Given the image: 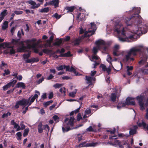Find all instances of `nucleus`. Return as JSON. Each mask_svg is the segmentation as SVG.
I'll list each match as a JSON object with an SVG mask.
<instances>
[{
  "instance_id": "nucleus-1",
  "label": "nucleus",
  "mask_w": 148,
  "mask_h": 148,
  "mask_svg": "<svg viewBox=\"0 0 148 148\" xmlns=\"http://www.w3.org/2000/svg\"><path fill=\"white\" fill-rule=\"evenodd\" d=\"M142 19L140 16L138 15V16L127 17L125 19L124 21L127 26L131 25L133 23L137 22L138 29L134 31V33L137 34L140 31L141 33L145 34L147 32V27L145 25H140L142 23Z\"/></svg>"
},
{
  "instance_id": "nucleus-2",
  "label": "nucleus",
  "mask_w": 148,
  "mask_h": 148,
  "mask_svg": "<svg viewBox=\"0 0 148 148\" xmlns=\"http://www.w3.org/2000/svg\"><path fill=\"white\" fill-rule=\"evenodd\" d=\"M114 31L119 34L121 32V35L123 37H119V40L121 42H131L135 40L134 35L132 34L129 35L128 33H125L124 28L122 25L119 23H116L115 24Z\"/></svg>"
},
{
  "instance_id": "nucleus-3",
  "label": "nucleus",
  "mask_w": 148,
  "mask_h": 148,
  "mask_svg": "<svg viewBox=\"0 0 148 148\" xmlns=\"http://www.w3.org/2000/svg\"><path fill=\"white\" fill-rule=\"evenodd\" d=\"M141 52V49H137L135 47H133L130 49L127 52V55L125 56V59L127 61H128L131 56H134L137 55L138 53H140Z\"/></svg>"
},
{
  "instance_id": "nucleus-4",
  "label": "nucleus",
  "mask_w": 148,
  "mask_h": 148,
  "mask_svg": "<svg viewBox=\"0 0 148 148\" xmlns=\"http://www.w3.org/2000/svg\"><path fill=\"white\" fill-rule=\"evenodd\" d=\"M74 120L75 119L73 117H71L68 123H67L66 125L64 124L63 126L62 127V130L63 132H67L72 129L70 128L69 125L73 127L74 125Z\"/></svg>"
},
{
  "instance_id": "nucleus-5",
  "label": "nucleus",
  "mask_w": 148,
  "mask_h": 148,
  "mask_svg": "<svg viewBox=\"0 0 148 148\" xmlns=\"http://www.w3.org/2000/svg\"><path fill=\"white\" fill-rule=\"evenodd\" d=\"M144 96L141 95L138 96L136 97V99L138 101L139 105L140 106V109L142 110H144L145 109L144 106Z\"/></svg>"
},
{
  "instance_id": "nucleus-6",
  "label": "nucleus",
  "mask_w": 148,
  "mask_h": 148,
  "mask_svg": "<svg viewBox=\"0 0 148 148\" xmlns=\"http://www.w3.org/2000/svg\"><path fill=\"white\" fill-rule=\"evenodd\" d=\"M134 98L131 97H127L125 102H123L122 104L123 106H125L126 105H135V103L134 101Z\"/></svg>"
},
{
  "instance_id": "nucleus-7",
  "label": "nucleus",
  "mask_w": 148,
  "mask_h": 148,
  "mask_svg": "<svg viewBox=\"0 0 148 148\" xmlns=\"http://www.w3.org/2000/svg\"><path fill=\"white\" fill-rule=\"evenodd\" d=\"M37 41L36 39V38H33L30 40H25V43H32L33 47H36L40 42V39H39Z\"/></svg>"
},
{
  "instance_id": "nucleus-8",
  "label": "nucleus",
  "mask_w": 148,
  "mask_h": 148,
  "mask_svg": "<svg viewBox=\"0 0 148 148\" xmlns=\"http://www.w3.org/2000/svg\"><path fill=\"white\" fill-rule=\"evenodd\" d=\"M96 30H92L88 29V31H86L84 32V35H82V39H84L86 37H88V40H89L90 39L89 38L92 35L95 34Z\"/></svg>"
},
{
  "instance_id": "nucleus-9",
  "label": "nucleus",
  "mask_w": 148,
  "mask_h": 148,
  "mask_svg": "<svg viewBox=\"0 0 148 148\" xmlns=\"http://www.w3.org/2000/svg\"><path fill=\"white\" fill-rule=\"evenodd\" d=\"M17 82V81L16 80H14L8 83L6 85L3 87V90H6L8 88L10 87L11 86L13 87Z\"/></svg>"
},
{
  "instance_id": "nucleus-10",
  "label": "nucleus",
  "mask_w": 148,
  "mask_h": 148,
  "mask_svg": "<svg viewBox=\"0 0 148 148\" xmlns=\"http://www.w3.org/2000/svg\"><path fill=\"white\" fill-rule=\"evenodd\" d=\"M117 138H118L117 137V136H111L109 137V139L110 140L114 139V143H112L111 141L109 142V143L110 144H111L112 145H115L116 144H119L120 143V142L119 140H116Z\"/></svg>"
},
{
  "instance_id": "nucleus-11",
  "label": "nucleus",
  "mask_w": 148,
  "mask_h": 148,
  "mask_svg": "<svg viewBox=\"0 0 148 148\" xmlns=\"http://www.w3.org/2000/svg\"><path fill=\"white\" fill-rule=\"evenodd\" d=\"M95 44L97 45V47L99 49H101V45L105 46L106 45L105 42L103 40H98L96 41L95 42Z\"/></svg>"
},
{
  "instance_id": "nucleus-12",
  "label": "nucleus",
  "mask_w": 148,
  "mask_h": 148,
  "mask_svg": "<svg viewBox=\"0 0 148 148\" xmlns=\"http://www.w3.org/2000/svg\"><path fill=\"white\" fill-rule=\"evenodd\" d=\"M83 39L81 36H79L77 38L73 39V40H71L72 43H74L75 46L78 45H79L81 40Z\"/></svg>"
},
{
  "instance_id": "nucleus-13",
  "label": "nucleus",
  "mask_w": 148,
  "mask_h": 148,
  "mask_svg": "<svg viewBox=\"0 0 148 148\" xmlns=\"http://www.w3.org/2000/svg\"><path fill=\"white\" fill-rule=\"evenodd\" d=\"M59 0H52L51 1L49 2L48 5H54L55 8L59 7Z\"/></svg>"
},
{
  "instance_id": "nucleus-14",
  "label": "nucleus",
  "mask_w": 148,
  "mask_h": 148,
  "mask_svg": "<svg viewBox=\"0 0 148 148\" xmlns=\"http://www.w3.org/2000/svg\"><path fill=\"white\" fill-rule=\"evenodd\" d=\"M85 14L79 13L77 15V20L79 19V21H82L85 20Z\"/></svg>"
},
{
  "instance_id": "nucleus-15",
  "label": "nucleus",
  "mask_w": 148,
  "mask_h": 148,
  "mask_svg": "<svg viewBox=\"0 0 148 148\" xmlns=\"http://www.w3.org/2000/svg\"><path fill=\"white\" fill-rule=\"evenodd\" d=\"M37 1L40 2V3L37 4L36 5L31 6L30 7V9H34L38 8L43 3L44 0H37Z\"/></svg>"
},
{
  "instance_id": "nucleus-16",
  "label": "nucleus",
  "mask_w": 148,
  "mask_h": 148,
  "mask_svg": "<svg viewBox=\"0 0 148 148\" xmlns=\"http://www.w3.org/2000/svg\"><path fill=\"white\" fill-rule=\"evenodd\" d=\"M20 40V39H12L11 43L14 46H16V47L18 46H19V41Z\"/></svg>"
},
{
  "instance_id": "nucleus-17",
  "label": "nucleus",
  "mask_w": 148,
  "mask_h": 148,
  "mask_svg": "<svg viewBox=\"0 0 148 148\" xmlns=\"http://www.w3.org/2000/svg\"><path fill=\"white\" fill-rule=\"evenodd\" d=\"M126 68L127 69L126 73L127 75L128 76L131 75L132 73L130 71L133 70V66H126Z\"/></svg>"
},
{
  "instance_id": "nucleus-18",
  "label": "nucleus",
  "mask_w": 148,
  "mask_h": 148,
  "mask_svg": "<svg viewBox=\"0 0 148 148\" xmlns=\"http://www.w3.org/2000/svg\"><path fill=\"white\" fill-rule=\"evenodd\" d=\"M119 95H116V93H112L111 94L110 98L111 101L112 102H114L116 101V98H117L119 97Z\"/></svg>"
},
{
  "instance_id": "nucleus-19",
  "label": "nucleus",
  "mask_w": 148,
  "mask_h": 148,
  "mask_svg": "<svg viewBox=\"0 0 148 148\" xmlns=\"http://www.w3.org/2000/svg\"><path fill=\"white\" fill-rule=\"evenodd\" d=\"M25 85L24 83L22 82H19L17 83L16 86L15 87V88H16L22 87L23 89H25Z\"/></svg>"
},
{
  "instance_id": "nucleus-20",
  "label": "nucleus",
  "mask_w": 148,
  "mask_h": 148,
  "mask_svg": "<svg viewBox=\"0 0 148 148\" xmlns=\"http://www.w3.org/2000/svg\"><path fill=\"white\" fill-rule=\"evenodd\" d=\"M134 129H130L129 133L130 135H133L136 133V129L137 128V126L136 125H135L134 126Z\"/></svg>"
},
{
  "instance_id": "nucleus-21",
  "label": "nucleus",
  "mask_w": 148,
  "mask_h": 148,
  "mask_svg": "<svg viewBox=\"0 0 148 148\" xmlns=\"http://www.w3.org/2000/svg\"><path fill=\"white\" fill-rule=\"evenodd\" d=\"M38 129L39 133H42L43 132L42 122H40L38 125Z\"/></svg>"
},
{
  "instance_id": "nucleus-22",
  "label": "nucleus",
  "mask_w": 148,
  "mask_h": 148,
  "mask_svg": "<svg viewBox=\"0 0 148 148\" xmlns=\"http://www.w3.org/2000/svg\"><path fill=\"white\" fill-rule=\"evenodd\" d=\"M73 56L72 54H71V52L69 51H68L66 53H65L64 54H60V56L62 57H70Z\"/></svg>"
},
{
  "instance_id": "nucleus-23",
  "label": "nucleus",
  "mask_w": 148,
  "mask_h": 148,
  "mask_svg": "<svg viewBox=\"0 0 148 148\" xmlns=\"http://www.w3.org/2000/svg\"><path fill=\"white\" fill-rule=\"evenodd\" d=\"M93 79V77L87 76H86L85 79L87 81V83H90V85H91L92 84V81Z\"/></svg>"
},
{
  "instance_id": "nucleus-24",
  "label": "nucleus",
  "mask_w": 148,
  "mask_h": 148,
  "mask_svg": "<svg viewBox=\"0 0 148 148\" xmlns=\"http://www.w3.org/2000/svg\"><path fill=\"white\" fill-rule=\"evenodd\" d=\"M75 7L74 6H71L70 7H66L65 9L68 10V12H72L75 9Z\"/></svg>"
},
{
  "instance_id": "nucleus-25",
  "label": "nucleus",
  "mask_w": 148,
  "mask_h": 148,
  "mask_svg": "<svg viewBox=\"0 0 148 148\" xmlns=\"http://www.w3.org/2000/svg\"><path fill=\"white\" fill-rule=\"evenodd\" d=\"M8 27V22L5 21L3 23V25L2 27V29L3 30H5Z\"/></svg>"
},
{
  "instance_id": "nucleus-26",
  "label": "nucleus",
  "mask_w": 148,
  "mask_h": 148,
  "mask_svg": "<svg viewBox=\"0 0 148 148\" xmlns=\"http://www.w3.org/2000/svg\"><path fill=\"white\" fill-rule=\"evenodd\" d=\"M113 54L114 56H118L120 55V54L119 53L118 49H114Z\"/></svg>"
},
{
  "instance_id": "nucleus-27",
  "label": "nucleus",
  "mask_w": 148,
  "mask_h": 148,
  "mask_svg": "<svg viewBox=\"0 0 148 148\" xmlns=\"http://www.w3.org/2000/svg\"><path fill=\"white\" fill-rule=\"evenodd\" d=\"M133 10L134 11L135 10V14H134V16H138V15H139V14L140 12V8H134Z\"/></svg>"
},
{
  "instance_id": "nucleus-28",
  "label": "nucleus",
  "mask_w": 148,
  "mask_h": 148,
  "mask_svg": "<svg viewBox=\"0 0 148 148\" xmlns=\"http://www.w3.org/2000/svg\"><path fill=\"white\" fill-rule=\"evenodd\" d=\"M18 101L20 103V106H25L26 102L25 99H23L22 100H19Z\"/></svg>"
},
{
  "instance_id": "nucleus-29",
  "label": "nucleus",
  "mask_w": 148,
  "mask_h": 148,
  "mask_svg": "<svg viewBox=\"0 0 148 148\" xmlns=\"http://www.w3.org/2000/svg\"><path fill=\"white\" fill-rule=\"evenodd\" d=\"M42 51L44 53L47 54H49L51 53L52 52V50L46 49H42Z\"/></svg>"
},
{
  "instance_id": "nucleus-30",
  "label": "nucleus",
  "mask_w": 148,
  "mask_h": 148,
  "mask_svg": "<svg viewBox=\"0 0 148 148\" xmlns=\"http://www.w3.org/2000/svg\"><path fill=\"white\" fill-rule=\"evenodd\" d=\"M49 9L48 7L45 8H44L41 9L39 10V12H47L49 11Z\"/></svg>"
},
{
  "instance_id": "nucleus-31",
  "label": "nucleus",
  "mask_w": 148,
  "mask_h": 148,
  "mask_svg": "<svg viewBox=\"0 0 148 148\" xmlns=\"http://www.w3.org/2000/svg\"><path fill=\"white\" fill-rule=\"evenodd\" d=\"M25 41H19V45H22V47H21V49H23V50H25V49H26V46H25L24 45V42L25 43Z\"/></svg>"
},
{
  "instance_id": "nucleus-32",
  "label": "nucleus",
  "mask_w": 148,
  "mask_h": 148,
  "mask_svg": "<svg viewBox=\"0 0 148 148\" xmlns=\"http://www.w3.org/2000/svg\"><path fill=\"white\" fill-rule=\"evenodd\" d=\"M98 144L97 142L91 143H88L86 144V146L88 147H95Z\"/></svg>"
},
{
  "instance_id": "nucleus-33",
  "label": "nucleus",
  "mask_w": 148,
  "mask_h": 148,
  "mask_svg": "<svg viewBox=\"0 0 148 148\" xmlns=\"http://www.w3.org/2000/svg\"><path fill=\"white\" fill-rule=\"evenodd\" d=\"M29 128H27L24 130V133L23 134V136L24 137L27 136L29 133Z\"/></svg>"
},
{
  "instance_id": "nucleus-34",
  "label": "nucleus",
  "mask_w": 148,
  "mask_h": 148,
  "mask_svg": "<svg viewBox=\"0 0 148 148\" xmlns=\"http://www.w3.org/2000/svg\"><path fill=\"white\" fill-rule=\"evenodd\" d=\"M17 136V139L18 140H20L21 139L22 133L20 132H18L16 134Z\"/></svg>"
},
{
  "instance_id": "nucleus-35",
  "label": "nucleus",
  "mask_w": 148,
  "mask_h": 148,
  "mask_svg": "<svg viewBox=\"0 0 148 148\" xmlns=\"http://www.w3.org/2000/svg\"><path fill=\"white\" fill-rule=\"evenodd\" d=\"M61 16L62 15H61L60 14L59 15L57 13H55L52 16V17H54L57 19H59Z\"/></svg>"
},
{
  "instance_id": "nucleus-36",
  "label": "nucleus",
  "mask_w": 148,
  "mask_h": 148,
  "mask_svg": "<svg viewBox=\"0 0 148 148\" xmlns=\"http://www.w3.org/2000/svg\"><path fill=\"white\" fill-rule=\"evenodd\" d=\"M69 71L70 72H73L76 75V76L79 75L78 73H77V74H76V71L75 69L72 66H71V68H70V70Z\"/></svg>"
},
{
  "instance_id": "nucleus-37",
  "label": "nucleus",
  "mask_w": 148,
  "mask_h": 148,
  "mask_svg": "<svg viewBox=\"0 0 148 148\" xmlns=\"http://www.w3.org/2000/svg\"><path fill=\"white\" fill-rule=\"evenodd\" d=\"M62 40L60 39L59 40L56 41L53 44V45L54 46H60L62 43Z\"/></svg>"
},
{
  "instance_id": "nucleus-38",
  "label": "nucleus",
  "mask_w": 148,
  "mask_h": 148,
  "mask_svg": "<svg viewBox=\"0 0 148 148\" xmlns=\"http://www.w3.org/2000/svg\"><path fill=\"white\" fill-rule=\"evenodd\" d=\"M27 3L29 4H30L32 6H35L36 5V2L33 0H30L27 1Z\"/></svg>"
},
{
  "instance_id": "nucleus-39",
  "label": "nucleus",
  "mask_w": 148,
  "mask_h": 148,
  "mask_svg": "<svg viewBox=\"0 0 148 148\" xmlns=\"http://www.w3.org/2000/svg\"><path fill=\"white\" fill-rule=\"evenodd\" d=\"M138 126L139 127H141L142 126L144 128H145L147 127L146 124L143 121H142V122L141 123H139L138 124Z\"/></svg>"
},
{
  "instance_id": "nucleus-40",
  "label": "nucleus",
  "mask_w": 148,
  "mask_h": 148,
  "mask_svg": "<svg viewBox=\"0 0 148 148\" xmlns=\"http://www.w3.org/2000/svg\"><path fill=\"white\" fill-rule=\"evenodd\" d=\"M3 48H5V47H7L8 48H11L12 47L11 46H10L9 43L7 42H4L3 43Z\"/></svg>"
},
{
  "instance_id": "nucleus-41",
  "label": "nucleus",
  "mask_w": 148,
  "mask_h": 148,
  "mask_svg": "<svg viewBox=\"0 0 148 148\" xmlns=\"http://www.w3.org/2000/svg\"><path fill=\"white\" fill-rule=\"evenodd\" d=\"M53 101L52 100H50V101H47L44 103L43 105L45 107H47L48 106L50 105L51 103H53Z\"/></svg>"
},
{
  "instance_id": "nucleus-42",
  "label": "nucleus",
  "mask_w": 148,
  "mask_h": 148,
  "mask_svg": "<svg viewBox=\"0 0 148 148\" xmlns=\"http://www.w3.org/2000/svg\"><path fill=\"white\" fill-rule=\"evenodd\" d=\"M27 44V46H26V49H30L31 48H35V47H33V43H26Z\"/></svg>"
},
{
  "instance_id": "nucleus-43",
  "label": "nucleus",
  "mask_w": 148,
  "mask_h": 148,
  "mask_svg": "<svg viewBox=\"0 0 148 148\" xmlns=\"http://www.w3.org/2000/svg\"><path fill=\"white\" fill-rule=\"evenodd\" d=\"M100 49H99L97 47V46L96 47H94L93 48L92 51L93 53L95 55H96L98 51V50H100Z\"/></svg>"
},
{
  "instance_id": "nucleus-44",
  "label": "nucleus",
  "mask_w": 148,
  "mask_h": 148,
  "mask_svg": "<svg viewBox=\"0 0 148 148\" xmlns=\"http://www.w3.org/2000/svg\"><path fill=\"white\" fill-rule=\"evenodd\" d=\"M31 53H25L23 55V57L24 59H28L30 56Z\"/></svg>"
},
{
  "instance_id": "nucleus-45",
  "label": "nucleus",
  "mask_w": 148,
  "mask_h": 148,
  "mask_svg": "<svg viewBox=\"0 0 148 148\" xmlns=\"http://www.w3.org/2000/svg\"><path fill=\"white\" fill-rule=\"evenodd\" d=\"M11 113L9 112H8L6 113H4L2 116V118H4L5 117H7L8 116H10L11 115Z\"/></svg>"
},
{
  "instance_id": "nucleus-46",
  "label": "nucleus",
  "mask_w": 148,
  "mask_h": 148,
  "mask_svg": "<svg viewBox=\"0 0 148 148\" xmlns=\"http://www.w3.org/2000/svg\"><path fill=\"white\" fill-rule=\"evenodd\" d=\"M86 142H83L79 144L77 146V147L80 148L84 147H87V146H86Z\"/></svg>"
},
{
  "instance_id": "nucleus-47",
  "label": "nucleus",
  "mask_w": 148,
  "mask_h": 148,
  "mask_svg": "<svg viewBox=\"0 0 148 148\" xmlns=\"http://www.w3.org/2000/svg\"><path fill=\"white\" fill-rule=\"evenodd\" d=\"M7 10H4L0 14V15L4 17L7 14Z\"/></svg>"
},
{
  "instance_id": "nucleus-48",
  "label": "nucleus",
  "mask_w": 148,
  "mask_h": 148,
  "mask_svg": "<svg viewBox=\"0 0 148 148\" xmlns=\"http://www.w3.org/2000/svg\"><path fill=\"white\" fill-rule=\"evenodd\" d=\"M11 49H10V53L11 55L14 54L15 53V51L14 49V46H11Z\"/></svg>"
},
{
  "instance_id": "nucleus-49",
  "label": "nucleus",
  "mask_w": 148,
  "mask_h": 148,
  "mask_svg": "<svg viewBox=\"0 0 148 148\" xmlns=\"http://www.w3.org/2000/svg\"><path fill=\"white\" fill-rule=\"evenodd\" d=\"M4 72L5 73L3 74V76L8 75L10 73V71L9 69L5 70Z\"/></svg>"
},
{
  "instance_id": "nucleus-50",
  "label": "nucleus",
  "mask_w": 148,
  "mask_h": 148,
  "mask_svg": "<svg viewBox=\"0 0 148 148\" xmlns=\"http://www.w3.org/2000/svg\"><path fill=\"white\" fill-rule=\"evenodd\" d=\"M62 84H61L57 83L54 84L53 86L56 88H59L62 86Z\"/></svg>"
},
{
  "instance_id": "nucleus-51",
  "label": "nucleus",
  "mask_w": 148,
  "mask_h": 148,
  "mask_svg": "<svg viewBox=\"0 0 148 148\" xmlns=\"http://www.w3.org/2000/svg\"><path fill=\"white\" fill-rule=\"evenodd\" d=\"M100 66L102 68V70L103 71H106L107 67L106 66L103 64H101L100 65Z\"/></svg>"
},
{
  "instance_id": "nucleus-52",
  "label": "nucleus",
  "mask_w": 148,
  "mask_h": 148,
  "mask_svg": "<svg viewBox=\"0 0 148 148\" xmlns=\"http://www.w3.org/2000/svg\"><path fill=\"white\" fill-rule=\"evenodd\" d=\"M108 47L105 46H102L101 49H102L104 51H106L107 50Z\"/></svg>"
},
{
  "instance_id": "nucleus-53",
  "label": "nucleus",
  "mask_w": 148,
  "mask_h": 148,
  "mask_svg": "<svg viewBox=\"0 0 148 148\" xmlns=\"http://www.w3.org/2000/svg\"><path fill=\"white\" fill-rule=\"evenodd\" d=\"M70 67L69 66H66L65 65H64L63 66V68L64 69H65L66 71H69L70 70Z\"/></svg>"
},
{
  "instance_id": "nucleus-54",
  "label": "nucleus",
  "mask_w": 148,
  "mask_h": 148,
  "mask_svg": "<svg viewBox=\"0 0 148 148\" xmlns=\"http://www.w3.org/2000/svg\"><path fill=\"white\" fill-rule=\"evenodd\" d=\"M123 103H119L117 105V108L118 109H120L122 107H124V106H123V105L122 104Z\"/></svg>"
},
{
  "instance_id": "nucleus-55",
  "label": "nucleus",
  "mask_w": 148,
  "mask_h": 148,
  "mask_svg": "<svg viewBox=\"0 0 148 148\" xmlns=\"http://www.w3.org/2000/svg\"><path fill=\"white\" fill-rule=\"evenodd\" d=\"M86 130L87 131L89 132L94 131L93 128L91 126H89L86 129Z\"/></svg>"
},
{
  "instance_id": "nucleus-56",
  "label": "nucleus",
  "mask_w": 148,
  "mask_h": 148,
  "mask_svg": "<svg viewBox=\"0 0 148 148\" xmlns=\"http://www.w3.org/2000/svg\"><path fill=\"white\" fill-rule=\"evenodd\" d=\"M23 12L22 11L16 10L14 11V14L16 15H19L22 14Z\"/></svg>"
},
{
  "instance_id": "nucleus-57",
  "label": "nucleus",
  "mask_w": 148,
  "mask_h": 148,
  "mask_svg": "<svg viewBox=\"0 0 148 148\" xmlns=\"http://www.w3.org/2000/svg\"><path fill=\"white\" fill-rule=\"evenodd\" d=\"M43 128L44 130H46V129H47L48 131L50 130V127L47 125H44Z\"/></svg>"
},
{
  "instance_id": "nucleus-58",
  "label": "nucleus",
  "mask_w": 148,
  "mask_h": 148,
  "mask_svg": "<svg viewBox=\"0 0 148 148\" xmlns=\"http://www.w3.org/2000/svg\"><path fill=\"white\" fill-rule=\"evenodd\" d=\"M44 80V78L42 77L41 78L39 79L37 82V84H39L41 83Z\"/></svg>"
},
{
  "instance_id": "nucleus-59",
  "label": "nucleus",
  "mask_w": 148,
  "mask_h": 148,
  "mask_svg": "<svg viewBox=\"0 0 148 148\" xmlns=\"http://www.w3.org/2000/svg\"><path fill=\"white\" fill-rule=\"evenodd\" d=\"M146 62V60L142 59L138 62V64L139 65L143 64L145 63Z\"/></svg>"
},
{
  "instance_id": "nucleus-60",
  "label": "nucleus",
  "mask_w": 148,
  "mask_h": 148,
  "mask_svg": "<svg viewBox=\"0 0 148 148\" xmlns=\"http://www.w3.org/2000/svg\"><path fill=\"white\" fill-rule=\"evenodd\" d=\"M19 106H20V103L18 101H17L16 103V104L14 107V108L16 109L18 108L19 107Z\"/></svg>"
},
{
  "instance_id": "nucleus-61",
  "label": "nucleus",
  "mask_w": 148,
  "mask_h": 148,
  "mask_svg": "<svg viewBox=\"0 0 148 148\" xmlns=\"http://www.w3.org/2000/svg\"><path fill=\"white\" fill-rule=\"evenodd\" d=\"M32 62H37L39 61V59L38 58H32Z\"/></svg>"
},
{
  "instance_id": "nucleus-62",
  "label": "nucleus",
  "mask_w": 148,
  "mask_h": 148,
  "mask_svg": "<svg viewBox=\"0 0 148 148\" xmlns=\"http://www.w3.org/2000/svg\"><path fill=\"white\" fill-rule=\"evenodd\" d=\"M21 130L25 129V126L23 124V122H21L20 124Z\"/></svg>"
},
{
  "instance_id": "nucleus-63",
  "label": "nucleus",
  "mask_w": 148,
  "mask_h": 148,
  "mask_svg": "<svg viewBox=\"0 0 148 148\" xmlns=\"http://www.w3.org/2000/svg\"><path fill=\"white\" fill-rule=\"evenodd\" d=\"M53 36L52 35L49 38V40H47V42H49L50 43H51V41H52L53 39Z\"/></svg>"
},
{
  "instance_id": "nucleus-64",
  "label": "nucleus",
  "mask_w": 148,
  "mask_h": 148,
  "mask_svg": "<svg viewBox=\"0 0 148 148\" xmlns=\"http://www.w3.org/2000/svg\"><path fill=\"white\" fill-rule=\"evenodd\" d=\"M76 93V92H72L69 93V95L72 97H75V95Z\"/></svg>"
}]
</instances>
